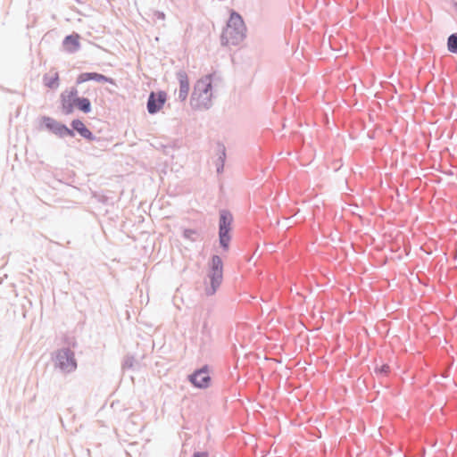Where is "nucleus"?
<instances>
[{"label": "nucleus", "instance_id": "obj_7", "mask_svg": "<svg viewBox=\"0 0 457 457\" xmlns=\"http://www.w3.org/2000/svg\"><path fill=\"white\" fill-rule=\"evenodd\" d=\"M188 381L197 388L204 389L210 386L211 377L209 375V368L204 365L202 368L195 370L188 376Z\"/></svg>", "mask_w": 457, "mask_h": 457}, {"label": "nucleus", "instance_id": "obj_12", "mask_svg": "<svg viewBox=\"0 0 457 457\" xmlns=\"http://www.w3.org/2000/svg\"><path fill=\"white\" fill-rule=\"evenodd\" d=\"M79 35L73 33L66 36L62 40L63 50L69 54H75L80 49Z\"/></svg>", "mask_w": 457, "mask_h": 457}, {"label": "nucleus", "instance_id": "obj_6", "mask_svg": "<svg viewBox=\"0 0 457 457\" xmlns=\"http://www.w3.org/2000/svg\"><path fill=\"white\" fill-rule=\"evenodd\" d=\"M43 125L50 130L52 133L55 134L59 137H73L75 136L73 129H69L65 124H62L52 117L43 116L41 118Z\"/></svg>", "mask_w": 457, "mask_h": 457}, {"label": "nucleus", "instance_id": "obj_18", "mask_svg": "<svg viewBox=\"0 0 457 457\" xmlns=\"http://www.w3.org/2000/svg\"><path fill=\"white\" fill-rule=\"evenodd\" d=\"M183 237L186 239H188V240H190L192 242H195L197 240V237H198V233L195 229L187 228L183 232Z\"/></svg>", "mask_w": 457, "mask_h": 457}, {"label": "nucleus", "instance_id": "obj_23", "mask_svg": "<svg viewBox=\"0 0 457 457\" xmlns=\"http://www.w3.org/2000/svg\"><path fill=\"white\" fill-rule=\"evenodd\" d=\"M158 17L162 18V19H164V13L163 12H159L158 13Z\"/></svg>", "mask_w": 457, "mask_h": 457}, {"label": "nucleus", "instance_id": "obj_20", "mask_svg": "<svg viewBox=\"0 0 457 457\" xmlns=\"http://www.w3.org/2000/svg\"><path fill=\"white\" fill-rule=\"evenodd\" d=\"M375 371L380 375L386 376L390 371V367L387 364H383L379 368H376Z\"/></svg>", "mask_w": 457, "mask_h": 457}, {"label": "nucleus", "instance_id": "obj_19", "mask_svg": "<svg viewBox=\"0 0 457 457\" xmlns=\"http://www.w3.org/2000/svg\"><path fill=\"white\" fill-rule=\"evenodd\" d=\"M136 362V360L133 356H126L124 359V361L122 363L123 369H132L134 364Z\"/></svg>", "mask_w": 457, "mask_h": 457}, {"label": "nucleus", "instance_id": "obj_2", "mask_svg": "<svg viewBox=\"0 0 457 457\" xmlns=\"http://www.w3.org/2000/svg\"><path fill=\"white\" fill-rule=\"evenodd\" d=\"M246 27L242 16L236 11H231L227 28L221 34L222 45L237 46L245 37Z\"/></svg>", "mask_w": 457, "mask_h": 457}, {"label": "nucleus", "instance_id": "obj_21", "mask_svg": "<svg viewBox=\"0 0 457 457\" xmlns=\"http://www.w3.org/2000/svg\"><path fill=\"white\" fill-rule=\"evenodd\" d=\"M66 97L73 100L75 97H78V90L75 87H71L69 93L66 95Z\"/></svg>", "mask_w": 457, "mask_h": 457}, {"label": "nucleus", "instance_id": "obj_17", "mask_svg": "<svg viewBox=\"0 0 457 457\" xmlns=\"http://www.w3.org/2000/svg\"><path fill=\"white\" fill-rule=\"evenodd\" d=\"M447 49L450 53L457 54V32L451 34L447 38Z\"/></svg>", "mask_w": 457, "mask_h": 457}, {"label": "nucleus", "instance_id": "obj_5", "mask_svg": "<svg viewBox=\"0 0 457 457\" xmlns=\"http://www.w3.org/2000/svg\"><path fill=\"white\" fill-rule=\"evenodd\" d=\"M54 366L64 373L73 372L77 369V361L74 352L63 347L55 352Z\"/></svg>", "mask_w": 457, "mask_h": 457}, {"label": "nucleus", "instance_id": "obj_15", "mask_svg": "<svg viewBox=\"0 0 457 457\" xmlns=\"http://www.w3.org/2000/svg\"><path fill=\"white\" fill-rule=\"evenodd\" d=\"M43 82L46 87L50 89H56L59 87V74L58 72H54L53 76H49L48 74H45L43 77Z\"/></svg>", "mask_w": 457, "mask_h": 457}, {"label": "nucleus", "instance_id": "obj_22", "mask_svg": "<svg viewBox=\"0 0 457 457\" xmlns=\"http://www.w3.org/2000/svg\"><path fill=\"white\" fill-rule=\"evenodd\" d=\"M192 457H207V453L204 452H195Z\"/></svg>", "mask_w": 457, "mask_h": 457}, {"label": "nucleus", "instance_id": "obj_16", "mask_svg": "<svg viewBox=\"0 0 457 457\" xmlns=\"http://www.w3.org/2000/svg\"><path fill=\"white\" fill-rule=\"evenodd\" d=\"M61 101L62 112L66 115L72 113L73 106L75 105L73 100L67 98L66 94L62 93L61 95Z\"/></svg>", "mask_w": 457, "mask_h": 457}, {"label": "nucleus", "instance_id": "obj_9", "mask_svg": "<svg viewBox=\"0 0 457 457\" xmlns=\"http://www.w3.org/2000/svg\"><path fill=\"white\" fill-rule=\"evenodd\" d=\"M71 129L73 132L77 131L83 138L88 141H96V142H105L101 137H96L87 127L86 125L79 119H75L71 123Z\"/></svg>", "mask_w": 457, "mask_h": 457}, {"label": "nucleus", "instance_id": "obj_14", "mask_svg": "<svg viewBox=\"0 0 457 457\" xmlns=\"http://www.w3.org/2000/svg\"><path fill=\"white\" fill-rule=\"evenodd\" d=\"M219 157L216 160V170L217 173H221L224 169V163L226 159V148L223 145H218Z\"/></svg>", "mask_w": 457, "mask_h": 457}, {"label": "nucleus", "instance_id": "obj_1", "mask_svg": "<svg viewBox=\"0 0 457 457\" xmlns=\"http://www.w3.org/2000/svg\"><path fill=\"white\" fill-rule=\"evenodd\" d=\"M212 74H208L196 81L191 95L190 104L193 109H209L212 106Z\"/></svg>", "mask_w": 457, "mask_h": 457}, {"label": "nucleus", "instance_id": "obj_13", "mask_svg": "<svg viewBox=\"0 0 457 457\" xmlns=\"http://www.w3.org/2000/svg\"><path fill=\"white\" fill-rule=\"evenodd\" d=\"M74 104L77 106V108L83 112L84 113H88L91 112V102L87 97H75L73 99Z\"/></svg>", "mask_w": 457, "mask_h": 457}, {"label": "nucleus", "instance_id": "obj_8", "mask_svg": "<svg viewBox=\"0 0 457 457\" xmlns=\"http://www.w3.org/2000/svg\"><path fill=\"white\" fill-rule=\"evenodd\" d=\"M167 95L164 91H159L157 94L151 92L146 104L147 112L150 114L158 112L166 102Z\"/></svg>", "mask_w": 457, "mask_h": 457}, {"label": "nucleus", "instance_id": "obj_3", "mask_svg": "<svg viewBox=\"0 0 457 457\" xmlns=\"http://www.w3.org/2000/svg\"><path fill=\"white\" fill-rule=\"evenodd\" d=\"M207 278L210 284L205 287L204 291L206 295L211 296L217 292L223 279V262L219 255H212Z\"/></svg>", "mask_w": 457, "mask_h": 457}, {"label": "nucleus", "instance_id": "obj_10", "mask_svg": "<svg viewBox=\"0 0 457 457\" xmlns=\"http://www.w3.org/2000/svg\"><path fill=\"white\" fill-rule=\"evenodd\" d=\"M94 80L96 82H107L110 84H114V80L112 78L106 77L103 74L97 72H83L80 73L77 78V84H82L84 82Z\"/></svg>", "mask_w": 457, "mask_h": 457}, {"label": "nucleus", "instance_id": "obj_4", "mask_svg": "<svg viewBox=\"0 0 457 457\" xmlns=\"http://www.w3.org/2000/svg\"><path fill=\"white\" fill-rule=\"evenodd\" d=\"M233 221V216L228 210L220 211L219 220V242L220 247L227 251L229 248V242L231 240L230 230Z\"/></svg>", "mask_w": 457, "mask_h": 457}, {"label": "nucleus", "instance_id": "obj_11", "mask_svg": "<svg viewBox=\"0 0 457 457\" xmlns=\"http://www.w3.org/2000/svg\"><path fill=\"white\" fill-rule=\"evenodd\" d=\"M176 77L179 82V90L178 98L183 102L187 99L189 92V80L187 72L183 70L176 73Z\"/></svg>", "mask_w": 457, "mask_h": 457}]
</instances>
